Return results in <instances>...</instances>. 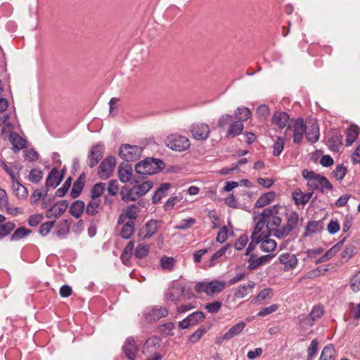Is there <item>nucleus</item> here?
Returning <instances> with one entry per match:
<instances>
[{
	"mask_svg": "<svg viewBox=\"0 0 360 360\" xmlns=\"http://www.w3.org/2000/svg\"><path fill=\"white\" fill-rule=\"evenodd\" d=\"M278 212L276 207L273 208H266L261 214V219L257 222H262V229L266 228L268 229L269 233L273 234L275 236L276 231L281 229L280 226L282 222V219L277 215Z\"/></svg>",
	"mask_w": 360,
	"mask_h": 360,
	"instance_id": "f257e3e1",
	"label": "nucleus"
},
{
	"mask_svg": "<svg viewBox=\"0 0 360 360\" xmlns=\"http://www.w3.org/2000/svg\"><path fill=\"white\" fill-rule=\"evenodd\" d=\"M164 167L165 163L161 160L147 158L136 165L135 170L141 175H151L159 172Z\"/></svg>",
	"mask_w": 360,
	"mask_h": 360,
	"instance_id": "f03ea898",
	"label": "nucleus"
},
{
	"mask_svg": "<svg viewBox=\"0 0 360 360\" xmlns=\"http://www.w3.org/2000/svg\"><path fill=\"white\" fill-rule=\"evenodd\" d=\"M224 281L212 280L210 282L200 281L195 286L194 290L197 293H205L208 296L221 292L226 287Z\"/></svg>",
	"mask_w": 360,
	"mask_h": 360,
	"instance_id": "7ed1b4c3",
	"label": "nucleus"
},
{
	"mask_svg": "<svg viewBox=\"0 0 360 360\" xmlns=\"http://www.w3.org/2000/svg\"><path fill=\"white\" fill-rule=\"evenodd\" d=\"M165 143L167 147L177 152H184L191 146L189 139L177 133L168 135L165 139Z\"/></svg>",
	"mask_w": 360,
	"mask_h": 360,
	"instance_id": "20e7f679",
	"label": "nucleus"
},
{
	"mask_svg": "<svg viewBox=\"0 0 360 360\" xmlns=\"http://www.w3.org/2000/svg\"><path fill=\"white\" fill-rule=\"evenodd\" d=\"M299 222V214L292 211L287 217L286 224L276 231L275 237L281 239L288 236L290 232L296 229Z\"/></svg>",
	"mask_w": 360,
	"mask_h": 360,
	"instance_id": "39448f33",
	"label": "nucleus"
},
{
	"mask_svg": "<svg viewBox=\"0 0 360 360\" xmlns=\"http://www.w3.org/2000/svg\"><path fill=\"white\" fill-rule=\"evenodd\" d=\"M142 150V148L138 146L122 144L120 148L119 155L126 162H132L141 156Z\"/></svg>",
	"mask_w": 360,
	"mask_h": 360,
	"instance_id": "423d86ee",
	"label": "nucleus"
},
{
	"mask_svg": "<svg viewBox=\"0 0 360 360\" xmlns=\"http://www.w3.org/2000/svg\"><path fill=\"white\" fill-rule=\"evenodd\" d=\"M116 159L114 156H108L100 164L98 169V176L103 179L110 178L115 169Z\"/></svg>",
	"mask_w": 360,
	"mask_h": 360,
	"instance_id": "0eeeda50",
	"label": "nucleus"
},
{
	"mask_svg": "<svg viewBox=\"0 0 360 360\" xmlns=\"http://www.w3.org/2000/svg\"><path fill=\"white\" fill-rule=\"evenodd\" d=\"M190 131L194 139L198 141L207 140L210 134V128L205 123H194L191 125Z\"/></svg>",
	"mask_w": 360,
	"mask_h": 360,
	"instance_id": "6e6552de",
	"label": "nucleus"
},
{
	"mask_svg": "<svg viewBox=\"0 0 360 360\" xmlns=\"http://www.w3.org/2000/svg\"><path fill=\"white\" fill-rule=\"evenodd\" d=\"M104 154V145L98 143L91 147L89 152L86 162L90 168L94 167L102 159Z\"/></svg>",
	"mask_w": 360,
	"mask_h": 360,
	"instance_id": "1a4fd4ad",
	"label": "nucleus"
},
{
	"mask_svg": "<svg viewBox=\"0 0 360 360\" xmlns=\"http://www.w3.org/2000/svg\"><path fill=\"white\" fill-rule=\"evenodd\" d=\"M122 349L125 357L129 360H134L139 349V346L136 339L130 336L125 340Z\"/></svg>",
	"mask_w": 360,
	"mask_h": 360,
	"instance_id": "9d476101",
	"label": "nucleus"
},
{
	"mask_svg": "<svg viewBox=\"0 0 360 360\" xmlns=\"http://www.w3.org/2000/svg\"><path fill=\"white\" fill-rule=\"evenodd\" d=\"M161 340L156 337H152L148 338L143 346V352L146 354L153 353L151 358H148L147 360H161L162 356L160 354L154 352L156 347H158L160 345Z\"/></svg>",
	"mask_w": 360,
	"mask_h": 360,
	"instance_id": "9b49d317",
	"label": "nucleus"
},
{
	"mask_svg": "<svg viewBox=\"0 0 360 360\" xmlns=\"http://www.w3.org/2000/svg\"><path fill=\"white\" fill-rule=\"evenodd\" d=\"M305 136L311 143H316L319 138V127L315 119H309L306 122Z\"/></svg>",
	"mask_w": 360,
	"mask_h": 360,
	"instance_id": "f8f14e48",
	"label": "nucleus"
},
{
	"mask_svg": "<svg viewBox=\"0 0 360 360\" xmlns=\"http://www.w3.org/2000/svg\"><path fill=\"white\" fill-rule=\"evenodd\" d=\"M246 323L240 321L233 326L225 334L217 336L216 338L217 344H221L224 341L231 340L239 335L245 328Z\"/></svg>",
	"mask_w": 360,
	"mask_h": 360,
	"instance_id": "ddd939ff",
	"label": "nucleus"
},
{
	"mask_svg": "<svg viewBox=\"0 0 360 360\" xmlns=\"http://www.w3.org/2000/svg\"><path fill=\"white\" fill-rule=\"evenodd\" d=\"M262 222H257L255 227V229L251 236V242L248 245V248L245 250V255H250L252 252L255 249V247L257 244H260L261 240H262V235L260 234V232L262 231Z\"/></svg>",
	"mask_w": 360,
	"mask_h": 360,
	"instance_id": "4468645a",
	"label": "nucleus"
},
{
	"mask_svg": "<svg viewBox=\"0 0 360 360\" xmlns=\"http://www.w3.org/2000/svg\"><path fill=\"white\" fill-rule=\"evenodd\" d=\"M68 207L67 200H60L51 207L46 212L48 219H58L66 211Z\"/></svg>",
	"mask_w": 360,
	"mask_h": 360,
	"instance_id": "2eb2a0df",
	"label": "nucleus"
},
{
	"mask_svg": "<svg viewBox=\"0 0 360 360\" xmlns=\"http://www.w3.org/2000/svg\"><path fill=\"white\" fill-rule=\"evenodd\" d=\"M168 315V310L163 307L155 306L144 312L145 318L148 321H156Z\"/></svg>",
	"mask_w": 360,
	"mask_h": 360,
	"instance_id": "dca6fc26",
	"label": "nucleus"
},
{
	"mask_svg": "<svg viewBox=\"0 0 360 360\" xmlns=\"http://www.w3.org/2000/svg\"><path fill=\"white\" fill-rule=\"evenodd\" d=\"M8 140L13 145L12 150L14 153H18L20 150L27 147V141L21 137L17 132L11 131Z\"/></svg>",
	"mask_w": 360,
	"mask_h": 360,
	"instance_id": "f3484780",
	"label": "nucleus"
},
{
	"mask_svg": "<svg viewBox=\"0 0 360 360\" xmlns=\"http://www.w3.org/2000/svg\"><path fill=\"white\" fill-rule=\"evenodd\" d=\"M305 125L302 118H298L295 121L293 125V142L295 143L299 144L302 142L304 134H305Z\"/></svg>",
	"mask_w": 360,
	"mask_h": 360,
	"instance_id": "a211bd4d",
	"label": "nucleus"
},
{
	"mask_svg": "<svg viewBox=\"0 0 360 360\" xmlns=\"http://www.w3.org/2000/svg\"><path fill=\"white\" fill-rule=\"evenodd\" d=\"M271 258L272 256L269 255L258 257L255 254H251L248 259L249 264L248 268L249 270H255L259 266L268 263Z\"/></svg>",
	"mask_w": 360,
	"mask_h": 360,
	"instance_id": "6ab92c4d",
	"label": "nucleus"
},
{
	"mask_svg": "<svg viewBox=\"0 0 360 360\" xmlns=\"http://www.w3.org/2000/svg\"><path fill=\"white\" fill-rule=\"evenodd\" d=\"M133 169L131 165L122 162L118 167V177L121 182L127 183L132 179Z\"/></svg>",
	"mask_w": 360,
	"mask_h": 360,
	"instance_id": "aec40b11",
	"label": "nucleus"
},
{
	"mask_svg": "<svg viewBox=\"0 0 360 360\" xmlns=\"http://www.w3.org/2000/svg\"><path fill=\"white\" fill-rule=\"evenodd\" d=\"M63 171L60 174L57 168H53L46 179V187H56L59 185L63 179Z\"/></svg>",
	"mask_w": 360,
	"mask_h": 360,
	"instance_id": "412c9836",
	"label": "nucleus"
},
{
	"mask_svg": "<svg viewBox=\"0 0 360 360\" xmlns=\"http://www.w3.org/2000/svg\"><path fill=\"white\" fill-rule=\"evenodd\" d=\"M313 195V192L303 193L302 190L297 188L292 193V198L296 205H306Z\"/></svg>",
	"mask_w": 360,
	"mask_h": 360,
	"instance_id": "4be33fe9",
	"label": "nucleus"
},
{
	"mask_svg": "<svg viewBox=\"0 0 360 360\" xmlns=\"http://www.w3.org/2000/svg\"><path fill=\"white\" fill-rule=\"evenodd\" d=\"M159 221L157 220L148 221L141 229L140 235L143 239H148L151 238L158 231Z\"/></svg>",
	"mask_w": 360,
	"mask_h": 360,
	"instance_id": "5701e85b",
	"label": "nucleus"
},
{
	"mask_svg": "<svg viewBox=\"0 0 360 360\" xmlns=\"http://www.w3.org/2000/svg\"><path fill=\"white\" fill-rule=\"evenodd\" d=\"M310 187L314 188V189L320 190L323 191V189L332 190L333 186L330 182L328 180V179L321 174L316 176L314 179V182L311 184Z\"/></svg>",
	"mask_w": 360,
	"mask_h": 360,
	"instance_id": "b1692460",
	"label": "nucleus"
},
{
	"mask_svg": "<svg viewBox=\"0 0 360 360\" xmlns=\"http://www.w3.org/2000/svg\"><path fill=\"white\" fill-rule=\"evenodd\" d=\"M342 136L338 131H335L328 140V146L334 152H338L342 146Z\"/></svg>",
	"mask_w": 360,
	"mask_h": 360,
	"instance_id": "393cba45",
	"label": "nucleus"
},
{
	"mask_svg": "<svg viewBox=\"0 0 360 360\" xmlns=\"http://www.w3.org/2000/svg\"><path fill=\"white\" fill-rule=\"evenodd\" d=\"M262 235V240L260 242L259 248L262 251L264 252H270L274 251L276 248V242L271 238H269L268 236L264 232H260Z\"/></svg>",
	"mask_w": 360,
	"mask_h": 360,
	"instance_id": "a878e982",
	"label": "nucleus"
},
{
	"mask_svg": "<svg viewBox=\"0 0 360 360\" xmlns=\"http://www.w3.org/2000/svg\"><path fill=\"white\" fill-rule=\"evenodd\" d=\"M244 129V124L241 122L233 121L231 123L226 133V137L227 139L234 138L238 135H240Z\"/></svg>",
	"mask_w": 360,
	"mask_h": 360,
	"instance_id": "bb28decb",
	"label": "nucleus"
},
{
	"mask_svg": "<svg viewBox=\"0 0 360 360\" xmlns=\"http://www.w3.org/2000/svg\"><path fill=\"white\" fill-rule=\"evenodd\" d=\"M289 120L288 114L285 112H276L274 113L272 118L273 122L280 128H284L285 127H289Z\"/></svg>",
	"mask_w": 360,
	"mask_h": 360,
	"instance_id": "cd10ccee",
	"label": "nucleus"
},
{
	"mask_svg": "<svg viewBox=\"0 0 360 360\" xmlns=\"http://www.w3.org/2000/svg\"><path fill=\"white\" fill-rule=\"evenodd\" d=\"M85 210V204L82 200L74 201L70 207L69 212L72 216L78 219L81 217Z\"/></svg>",
	"mask_w": 360,
	"mask_h": 360,
	"instance_id": "c85d7f7f",
	"label": "nucleus"
},
{
	"mask_svg": "<svg viewBox=\"0 0 360 360\" xmlns=\"http://www.w3.org/2000/svg\"><path fill=\"white\" fill-rule=\"evenodd\" d=\"M279 261L281 264L285 265V268L288 269H294L297 263L295 255L290 253L281 255Z\"/></svg>",
	"mask_w": 360,
	"mask_h": 360,
	"instance_id": "c756f323",
	"label": "nucleus"
},
{
	"mask_svg": "<svg viewBox=\"0 0 360 360\" xmlns=\"http://www.w3.org/2000/svg\"><path fill=\"white\" fill-rule=\"evenodd\" d=\"M323 228V221H309L305 228L304 236L309 234L316 233L321 231Z\"/></svg>",
	"mask_w": 360,
	"mask_h": 360,
	"instance_id": "7c9ffc66",
	"label": "nucleus"
},
{
	"mask_svg": "<svg viewBox=\"0 0 360 360\" xmlns=\"http://www.w3.org/2000/svg\"><path fill=\"white\" fill-rule=\"evenodd\" d=\"M12 188L18 198H25L28 195V191L25 186L21 184L15 177V180H11Z\"/></svg>",
	"mask_w": 360,
	"mask_h": 360,
	"instance_id": "2f4dec72",
	"label": "nucleus"
},
{
	"mask_svg": "<svg viewBox=\"0 0 360 360\" xmlns=\"http://www.w3.org/2000/svg\"><path fill=\"white\" fill-rule=\"evenodd\" d=\"M275 196L276 194L273 191L262 195L255 202V207L260 208L270 204L274 200Z\"/></svg>",
	"mask_w": 360,
	"mask_h": 360,
	"instance_id": "473e14b6",
	"label": "nucleus"
},
{
	"mask_svg": "<svg viewBox=\"0 0 360 360\" xmlns=\"http://www.w3.org/2000/svg\"><path fill=\"white\" fill-rule=\"evenodd\" d=\"M171 184L169 183H164L162 184L160 187L155 191L153 197L152 201L153 203H158L161 200V199L166 195V193L169 188H170Z\"/></svg>",
	"mask_w": 360,
	"mask_h": 360,
	"instance_id": "72a5a7b5",
	"label": "nucleus"
},
{
	"mask_svg": "<svg viewBox=\"0 0 360 360\" xmlns=\"http://www.w3.org/2000/svg\"><path fill=\"white\" fill-rule=\"evenodd\" d=\"M120 195L122 199L126 202L134 201L139 198V197H136L138 194L136 193V191H134V186L131 188L127 186L122 187L120 191Z\"/></svg>",
	"mask_w": 360,
	"mask_h": 360,
	"instance_id": "f704fd0d",
	"label": "nucleus"
},
{
	"mask_svg": "<svg viewBox=\"0 0 360 360\" xmlns=\"http://www.w3.org/2000/svg\"><path fill=\"white\" fill-rule=\"evenodd\" d=\"M84 174H82L75 181L73 186L72 188L71 192H70V195L72 198H76L80 195V193L84 186Z\"/></svg>",
	"mask_w": 360,
	"mask_h": 360,
	"instance_id": "c9c22d12",
	"label": "nucleus"
},
{
	"mask_svg": "<svg viewBox=\"0 0 360 360\" xmlns=\"http://www.w3.org/2000/svg\"><path fill=\"white\" fill-rule=\"evenodd\" d=\"M251 116V112L248 108L238 107L234 113V117L242 123L247 121Z\"/></svg>",
	"mask_w": 360,
	"mask_h": 360,
	"instance_id": "e433bc0d",
	"label": "nucleus"
},
{
	"mask_svg": "<svg viewBox=\"0 0 360 360\" xmlns=\"http://www.w3.org/2000/svg\"><path fill=\"white\" fill-rule=\"evenodd\" d=\"M255 285V283L252 281H250L247 285H239L234 292V296L236 298H243L248 292L249 290H252Z\"/></svg>",
	"mask_w": 360,
	"mask_h": 360,
	"instance_id": "4c0bfd02",
	"label": "nucleus"
},
{
	"mask_svg": "<svg viewBox=\"0 0 360 360\" xmlns=\"http://www.w3.org/2000/svg\"><path fill=\"white\" fill-rule=\"evenodd\" d=\"M135 224L133 221H127L122 227L120 236L122 238L129 239L134 231Z\"/></svg>",
	"mask_w": 360,
	"mask_h": 360,
	"instance_id": "58836bf2",
	"label": "nucleus"
},
{
	"mask_svg": "<svg viewBox=\"0 0 360 360\" xmlns=\"http://www.w3.org/2000/svg\"><path fill=\"white\" fill-rule=\"evenodd\" d=\"M101 203L99 199H92L88 202L85 207L86 214L90 216H95L98 213V207Z\"/></svg>",
	"mask_w": 360,
	"mask_h": 360,
	"instance_id": "ea45409f",
	"label": "nucleus"
},
{
	"mask_svg": "<svg viewBox=\"0 0 360 360\" xmlns=\"http://www.w3.org/2000/svg\"><path fill=\"white\" fill-rule=\"evenodd\" d=\"M153 188V183L151 181H145L141 184L134 185V191H136L138 195L136 197H141L144 195Z\"/></svg>",
	"mask_w": 360,
	"mask_h": 360,
	"instance_id": "a19ab883",
	"label": "nucleus"
},
{
	"mask_svg": "<svg viewBox=\"0 0 360 360\" xmlns=\"http://www.w3.org/2000/svg\"><path fill=\"white\" fill-rule=\"evenodd\" d=\"M129 221L136 219L140 212L139 207L136 205H131L122 210Z\"/></svg>",
	"mask_w": 360,
	"mask_h": 360,
	"instance_id": "79ce46f5",
	"label": "nucleus"
},
{
	"mask_svg": "<svg viewBox=\"0 0 360 360\" xmlns=\"http://www.w3.org/2000/svg\"><path fill=\"white\" fill-rule=\"evenodd\" d=\"M176 261L174 257L163 256L160 259V266L162 269L172 271L174 269Z\"/></svg>",
	"mask_w": 360,
	"mask_h": 360,
	"instance_id": "37998d69",
	"label": "nucleus"
},
{
	"mask_svg": "<svg viewBox=\"0 0 360 360\" xmlns=\"http://www.w3.org/2000/svg\"><path fill=\"white\" fill-rule=\"evenodd\" d=\"M335 356V350L333 345H328L323 349L319 360H330Z\"/></svg>",
	"mask_w": 360,
	"mask_h": 360,
	"instance_id": "c03bdc74",
	"label": "nucleus"
},
{
	"mask_svg": "<svg viewBox=\"0 0 360 360\" xmlns=\"http://www.w3.org/2000/svg\"><path fill=\"white\" fill-rule=\"evenodd\" d=\"M358 136V127L356 126H351L347 129V134L346 137V146H351L356 139Z\"/></svg>",
	"mask_w": 360,
	"mask_h": 360,
	"instance_id": "a18cd8bd",
	"label": "nucleus"
},
{
	"mask_svg": "<svg viewBox=\"0 0 360 360\" xmlns=\"http://www.w3.org/2000/svg\"><path fill=\"white\" fill-rule=\"evenodd\" d=\"M70 231V224L67 220H61L58 222L56 233L58 236H63L68 234Z\"/></svg>",
	"mask_w": 360,
	"mask_h": 360,
	"instance_id": "49530a36",
	"label": "nucleus"
},
{
	"mask_svg": "<svg viewBox=\"0 0 360 360\" xmlns=\"http://www.w3.org/2000/svg\"><path fill=\"white\" fill-rule=\"evenodd\" d=\"M105 184L100 182L96 184L91 191V198L92 199H98V198L105 191Z\"/></svg>",
	"mask_w": 360,
	"mask_h": 360,
	"instance_id": "de8ad7c7",
	"label": "nucleus"
},
{
	"mask_svg": "<svg viewBox=\"0 0 360 360\" xmlns=\"http://www.w3.org/2000/svg\"><path fill=\"white\" fill-rule=\"evenodd\" d=\"M284 148V140L281 136H276L273 145V155L279 156Z\"/></svg>",
	"mask_w": 360,
	"mask_h": 360,
	"instance_id": "09e8293b",
	"label": "nucleus"
},
{
	"mask_svg": "<svg viewBox=\"0 0 360 360\" xmlns=\"http://www.w3.org/2000/svg\"><path fill=\"white\" fill-rule=\"evenodd\" d=\"M230 247H231V245L227 244L225 246H224L223 248H221L220 250L217 251L211 257V259L210 260L209 266H214L217 263V260L218 259H219L220 257H221L225 254L227 249Z\"/></svg>",
	"mask_w": 360,
	"mask_h": 360,
	"instance_id": "8fccbe9b",
	"label": "nucleus"
},
{
	"mask_svg": "<svg viewBox=\"0 0 360 360\" xmlns=\"http://www.w3.org/2000/svg\"><path fill=\"white\" fill-rule=\"evenodd\" d=\"M188 317L191 326H194L205 319V314L202 311H197L190 314Z\"/></svg>",
	"mask_w": 360,
	"mask_h": 360,
	"instance_id": "3c124183",
	"label": "nucleus"
},
{
	"mask_svg": "<svg viewBox=\"0 0 360 360\" xmlns=\"http://www.w3.org/2000/svg\"><path fill=\"white\" fill-rule=\"evenodd\" d=\"M31 233L30 230H27L24 227H20L11 236V240H18L29 235Z\"/></svg>",
	"mask_w": 360,
	"mask_h": 360,
	"instance_id": "603ef678",
	"label": "nucleus"
},
{
	"mask_svg": "<svg viewBox=\"0 0 360 360\" xmlns=\"http://www.w3.org/2000/svg\"><path fill=\"white\" fill-rule=\"evenodd\" d=\"M15 227L13 222H7L4 224H0V239L8 236Z\"/></svg>",
	"mask_w": 360,
	"mask_h": 360,
	"instance_id": "864d4df0",
	"label": "nucleus"
},
{
	"mask_svg": "<svg viewBox=\"0 0 360 360\" xmlns=\"http://www.w3.org/2000/svg\"><path fill=\"white\" fill-rule=\"evenodd\" d=\"M195 222L196 220L193 218L184 219L181 220L174 229L177 230H186L194 225Z\"/></svg>",
	"mask_w": 360,
	"mask_h": 360,
	"instance_id": "5fc2aeb1",
	"label": "nucleus"
},
{
	"mask_svg": "<svg viewBox=\"0 0 360 360\" xmlns=\"http://www.w3.org/2000/svg\"><path fill=\"white\" fill-rule=\"evenodd\" d=\"M149 247L147 245L139 244L135 249L134 255L136 258L143 259L147 256Z\"/></svg>",
	"mask_w": 360,
	"mask_h": 360,
	"instance_id": "6e6d98bb",
	"label": "nucleus"
},
{
	"mask_svg": "<svg viewBox=\"0 0 360 360\" xmlns=\"http://www.w3.org/2000/svg\"><path fill=\"white\" fill-rule=\"evenodd\" d=\"M347 171V169L345 166L343 165H339L333 172V175L335 179L340 181L345 176Z\"/></svg>",
	"mask_w": 360,
	"mask_h": 360,
	"instance_id": "4d7b16f0",
	"label": "nucleus"
},
{
	"mask_svg": "<svg viewBox=\"0 0 360 360\" xmlns=\"http://www.w3.org/2000/svg\"><path fill=\"white\" fill-rule=\"evenodd\" d=\"M43 178V173L39 169H31L28 176V179L32 183H39Z\"/></svg>",
	"mask_w": 360,
	"mask_h": 360,
	"instance_id": "13d9d810",
	"label": "nucleus"
},
{
	"mask_svg": "<svg viewBox=\"0 0 360 360\" xmlns=\"http://www.w3.org/2000/svg\"><path fill=\"white\" fill-rule=\"evenodd\" d=\"M222 303L220 301H214L205 305V309L211 314L217 313L221 308Z\"/></svg>",
	"mask_w": 360,
	"mask_h": 360,
	"instance_id": "bf43d9fd",
	"label": "nucleus"
},
{
	"mask_svg": "<svg viewBox=\"0 0 360 360\" xmlns=\"http://www.w3.org/2000/svg\"><path fill=\"white\" fill-rule=\"evenodd\" d=\"M71 184L72 178L70 176L65 180L63 185L56 191V195L57 197H63L70 188Z\"/></svg>",
	"mask_w": 360,
	"mask_h": 360,
	"instance_id": "052dcab7",
	"label": "nucleus"
},
{
	"mask_svg": "<svg viewBox=\"0 0 360 360\" xmlns=\"http://www.w3.org/2000/svg\"><path fill=\"white\" fill-rule=\"evenodd\" d=\"M356 252L354 245L350 244L342 252V258L345 261L350 259Z\"/></svg>",
	"mask_w": 360,
	"mask_h": 360,
	"instance_id": "680f3d73",
	"label": "nucleus"
},
{
	"mask_svg": "<svg viewBox=\"0 0 360 360\" xmlns=\"http://www.w3.org/2000/svg\"><path fill=\"white\" fill-rule=\"evenodd\" d=\"M271 290L270 288H265L262 290L258 295L252 300V302L262 303L270 295Z\"/></svg>",
	"mask_w": 360,
	"mask_h": 360,
	"instance_id": "e2e57ef3",
	"label": "nucleus"
},
{
	"mask_svg": "<svg viewBox=\"0 0 360 360\" xmlns=\"http://www.w3.org/2000/svg\"><path fill=\"white\" fill-rule=\"evenodd\" d=\"M248 242V236L246 234L241 235L235 242L234 246L237 250L243 249Z\"/></svg>",
	"mask_w": 360,
	"mask_h": 360,
	"instance_id": "0e129e2a",
	"label": "nucleus"
},
{
	"mask_svg": "<svg viewBox=\"0 0 360 360\" xmlns=\"http://www.w3.org/2000/svg\"><path fill=\"white\" fill-rule=\"evenodd\" d=\"M207 332L205 328H200L189 337V341L192 343L198 342L202 336Z\"/></svg>",
	"mask_w": 360,
	"mask_h": 360,
	"instance_id": "69168bd1",
	"label": "nucleus"
},
{
	"mask_svg": "<svg viewBox=\"0 0 360 360\" xmlns=\"http://www.w3.org/2000/svg\"><path fill=\"white\" fill-rule=\"evenodd\" d=\"M318 346H319V342L316 339H314L308 349H307V358L311 359L314 357V356L316 354L318 351Z\"/></svg>",
	"mask_w": 360,
	"mask_h": 360,
	"instance_id": "338daca9",
	"label": "nucleus"
},
{
	"mask_svg": "<svg viewBox=\"0 0 360 360\" xmlns=\"http://www.w3.org/2000/svg\"><path fill=\"white\" fill-rule=\"evenodd\" d=\"M351 288L354 292L360 290V274L356 273L350 281Z\"/></svg>",
	"mask_w": 360,
	"mask_h": 360,
	"instance_id": "774afa93",
	"label": "nucleus"
}]
</instances>
